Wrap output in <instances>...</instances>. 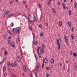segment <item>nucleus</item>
<instances>
[{
  "label": "nucleus",
  "mask_w": 77,
  "mask_h": 77,
  "mask_svg": "<svg viewBox=\"0 0 77 77\" xmlns=\"http://www.w3.org/2000/svg\"><path fill=\"white\" fill-rule=\"evenodd\" d=\"M17 60L18 62H20L21 61V58L20 56H18L17 57Z\"/></svg>",
  "instance_id": "nucleus-1"
},
{
  "label": "nucleus",
  "mask_w": 77,
  "mask_h": 77,
  "mask_svg": "<svg viewBox=\"0 0 77 77\" xmlns=\"http://www.w3.org/2000/svg\"><path fill=\"white\" fill-rule=\"evenodd\" d=\"M9 32L10 35H12L14 33V31L12 29H11L9 31Z\"/></svg>",
  "instance_id": "nucleus-2"
},
{
  "label": "nucleus",
  "mask_w": 77,
  "mask_h": 77,
  "mask_svg": "<svg viewBox=\"0 0 77 77\" xmlns=\"http://www.w3.org/2000/svg\"><path fill=\"white\" fill-rule=\"evenodd\" d=\"M64 39L65 40L66 42H68V40H67L68 38H67V37H66V35H64Z\"/></svg>",
  "instance_id": "nucleus-3"
},
{
  "label": "nucleus",
  "mask_w": 77,
  "mask_h": 77,
  "mask_svg": "<svg viewBox=\"0 0 77 77\" xmlns=\"http://www.w3.org/2000/svg\"><path fill=\"white\" fill-rule=\"evenodd\" d=\"M57 45H58V50L60 49V43H57Z\"/></svg>",
  "instance_id": "nucleus-4"
},
{
  "label": "nucleus",
  "mask_w": 77,
  "mask_h": 77,
  "mask_svg": "<svg viewBox=\"0 0 77 77\" xmlns=\"http://www.w3.org/2000/svg\"><path fill=\"white\" fill-rule=\"evenodd\" d=\"M44 52V50L43 49H42L40 50V53L41 54H42Z\"/></svg>",
  "instance_id": "nucleus-5"
},
{
  "label": "nucleus",
  "mask_w": 77,
  "mask_h": 77,
  "mask_svg": "<svg viewBox=\"0 0 77 77\" xmlns=\"http://www.w3.org/2000/svg\"><path fill=\"white\" fill-rule=\"evenodd\" d=\"M19 30H16L15 31L14 33L16 34H19Z\"/></svg>",
  "instance_id": "nucleus-6"
},
{
  "label": "nucleus",
  "mask_w": 77,
  "mask_h": 77,
  "mask_svg": "<svg viewBox=\"0 0 77 77\" xmlns=\"http://www.w3.org/2000/svg\"><path fill=\"white\" fill-rule=\"evenodd\" d=\"M8 44L9 45H12V41H10L8 42Z\"/></svg>",
  "instance_id": "nucleus-7"
},
{
  "label": "nucleus",
  "mask_w": 77,
  "mask_h": 77,
  "mask_svg": "<svg viewBox=\"0 0 77 77\" xmlns=\"http://www.w3.org/2000/svg\"><path fill=\"white\" fill-rule=\"evenodd\" d=\"M10 12L9 11H6L5 13V15H8Z\"/></svg>",
  "instance_id": "nucleus-8"
},
{
  "label": "nucleus",
  "mask_w": 77,
  "mask_h": 77,
  "mask_svg": "<svg viewBox=\"0 0 77 77\" xmlns=\"http://www.w3.org/2000/svg\"><path fill=\"white\" fill-rule=\"evenodd\" d=\"M45 62L46 63H48V60H47V58H46L45 59Z\"/></svg>",
  "instance_id": "nucleus-9"
},
{
  "label": "nucleus",
  "mask_w": 77,
  "mask_h": 77,
  "mask_svg": "<svg viewBox=\"0 0 77 77\" xmlns=\"http://www.w3.org/2000/svg\"><path fill=\"white\" fill-rule=\"evenodd\" d=\"M75 66H74V68L76 70H77V64H75Z\"/></svg>",
  "instance_id": "nucleus-10"
},
{
  "label": "nucleus",
  "mask_w": 77,
  "mask_h": 77,
  "mask_svg": "<svg viewBox=\"0 0 77 77\" xmlns=\"http://www.w3.org/2000/svg\"><path fill=\"white\" fill-rule=\"evenodd\" d=\"M39 49H40V47H38L37 48V53H39Z\"/></svg>",
  "instance_id": "nucleus-11"
},
{
  "label": "nucleus",
  "mask_w": 77,
  "mask_h": 77,
  "mask_svg": "<svg viewBox=\"0 0 77 77\" xmlns=\"http://www.w3.org/2000/svg\"><path fill=\"white\" fill-rule=\"evenodd\" d=\"M23 70L25 71V72H26L27 71V70H26V66H24L23 67Z\"/></svg>",
  "instance_id": "nucleus-12"
},
{
  "label": "nucleus",
  "mask_w": 77,
  "mask_h": 77,
  "mask_svg": "<svg viewBox=\"0 0 77 77\" xmlns=\"http://www.w3.org/2000/svg\"><path fill=\"white\" fill-rule=\"evenodd\" d=\"M50 69H51L50 67H47L46 68V70H47V71H48L49 70H50Z\"/></svg>",
  "instance_id": "nucleus-13"
},
{
  "label": "nucleus",
  "mask_w": 77,
  "mask_h": 77,
  "mask_svg": "<svg viewBox=\"0 0 77 77\" xmlns=\"http://www.w3.org/2000/svg\"><path fill=\"white\" fill-rule=\"evenodd\" d=\"M6 68L5 66L3 67V71H6Z\"/></svg>",
  "instance_id": "nucleus-14"
},
{
  "label": "nucleus",
  "mask_w": 77,
  "mask_h": 77,
  "mask_svg": "<svg viewBox=\"0 0 77 77\" xmlns=\"http://www.w3.org/2000/svg\"><path fill=\"white\" fill-rule=\"evenodd\" d=\"M14 14H11L8 16V17H9V18H10V17H12L14 16Z\"/></svg>",
  "instance_id": "nucleus-15"
},
{
  "label": "nucleus",
  "mask_w": 77,
  "mask_h": 77,
  "mask_svg": "<svg viewBox=\"0 0 77 77\" xmlns=\"http://www.w3.org/2000/svg\"><path fill=\"white\" fill-rule=\"evenodd\" d=\"M52 10H53V13L54 14H56V11L54 10V8H52Z\"/></svg>",
  "instance_id": "nucleus-16"
},
{
  "label": "nucleus",
  "mask_w": 77,
  "mask_h": 77,
  "mask_svg": "<svg viewBox=\"0 0 77 77\" xmlns=\"http://www.w3.org/2000/svg\"><path fill=\"white\" fill-rule=\"evenodd\" d=\"M54 60L52 59L51 60V63H54Z\"/></svg>",
  "instance_id": "nucleus-17"
},
{
  "label": "nucleus",
  "mask_w": 77,
  "mask_h": 77,
  "mask_svg": "<svg viewBox=\"0 0 77 77\" xmlns=\"http://www.w3.org/2000/svg\"><path fill=\"white\" fill-rule=\"evenodd\" d=\"M38 55L39 58H41V54H40V53H38Z\"/></svg>",
  "instance_id": "nucleus-18"
},
{
  "label": "nucleus",
  "mask_w": 77,
  "mask_h": 77,
  "mask_svg": "<svg viewBox=\"0 0 77 77\" xmlns=\"http://www.w3.org/2000/svg\"><path fill=\"white\" fill-rule=\"evenodd\" d=\"M16 29H17V30H19L20 29H21V27H17Z\"/></svg>",
  "instance_id": "nucleus-19"
},
{
  "label": "nucleus",
  "mask_w": 77,
  "mask_h": 77,
  "mask_svg": "<svg viewBox=\"0 0 77 77\" xmlns=\"http://www.w3.org/2000/svg\"><path fill=\"white\" fill-rule=\"evenodd\" d=\"M59 24L60 26H62V22L60 21L59 22Z\"/></svg>",
  "instance_id": "nucleus-20"
},
{
  "label": "nucleus",
  "mask_w": 77,
  "mask_h": 77,
  "mask_svg": "<svg viewBox=\"0 0 77 77\" xmlns=\"http://www.w3.org/2000/svg\"><path fill=\"white\" fill-rule=\"evenodd\" d=\"M71 38L72 39H74V35H71Z\"/></svg>",
  "instance_id": "nucleus-21"
},
{
  "label": "nucleus",
  "mask_w": 77,
  "mask_h": 77,
  "mask_svg": "<svg viewBox=\"0 0 77 77\" xmlns=\"http://www.w3.org/2000/svg\"><path fill=\"white\" fill-rule=\"evenodd\" d=\"M6 60V58H5L3 60V62H2V63H3Z\"/></svg>",
  "instance_id": "nucleus-22"
},
{
  "label": "nucleus",
  "mask_w": 77,
  "mask_h": 77,
  "mask_svg": "<svg viewBox=\"0 0 77 77\" xmlns=\"http://www.w3.org/2000/svg\"><path fill=\"white\" fill-rule=\"evenodd\" d=\"M69 15H71V11L70 10H69Z\"/></svg>",
  "instance_id": "nucleus-23"
},
{
  "label": "nucleus",
  "mask_w": 77,
  "mask_h": 77,
  "mask_svg": "<svg viewBox=\"0 0 77 77\" xmlns=\"http://www.w3.org/2000/svg\"><path fill=\"white\" fill-rule=\"evenodd\" d=\"M73 56H74L75 57H76L77 56V54L75 53H74L73 54Z\"/></svg>",
  "instance_id": "nucleus-24"
},
{
  "label": "nucleus",
  "mask_w": 77,
  "mask_h": 77,
  "mask_svg": "<svg viewBox=\"0 0 77 77\" xmlns=\"http://www.w3.org/2000/svg\"><path fill=\"white\" fill-rule=\"evenodd\" d=\"M68 25L69 26V27H70V26H71V22H68Z\"/></svg>",
  "instance_id": "nucleus-25"
},
{
  "label": "nucleus",
  "mask_w": 77,
  "mask_h": 77,
  "mask_svg": "<svg viewBox=\"0 0 77 77\" xmlns=\"http://www.w3.org/2000/svg\"><path fill=\"white\" fill-rule=\"evenodd\" d=\"M19 41H20V38H18V39L16 40L17 43H18V42H19Z\"/></svg>",
  "instance_id": "nucleus-26"
},
{
  "label": "nucleus",
  "mask_w": 77,
  "mask_h": 77,
  "mask_svg": "<svg viewBox=\"0 0 77 77\" xmlns=\"http://www.w3.org/2000/svg\"><path fill=\"white\" fill-rule=\"evenodd\" d=\"M12 77H16V76H15V74H14L13 73H12Z\"/></svg>",
  "instance_id": "nucleus-27"
},
{
  "label": "nucleus",
  "mask_w": 77,
  "mask_h": 77,
  "mask_svg": "<svg viewBox=\"0 0 77 77\" xmlns=\"http://www.w3.org/2000/svg\"><path fill=\"white\" fill-rule=\"evenodd\" d=\"M20 51L21 54H23V51H22V49H21V48H20Z\"/></svg>",
  "instance_id": "nucleus-28"
},
{
  "label": "nucleus",
  "mask_w": 77,
  "mask_h": 77,
  "mask_svg": "<svg viewBox=\"0 0 77 77\" xmlns=\"http://www.w3.org/2000/svg\"><path fill=\"white\" fill-rule=\"evenodd\" d=\"M57 44L59 43V39H57Z\"/></svg>",
  "instance_id": "nucleus-29"
},
{
  "label": "nucleus",
  "mask_w": 77,
  "mask_h": 77,
  "mask_svg": "<svg viewBox=\"0 0 77 77\" xmlns=\"http://www.w3.org/2000/svg\"><path fill=\"white\" fill-rule=\"evenodd\" d=\"M42 48L43 49H44L45 48V46H44V45H42Z\"/></svg>",
  "instance_id": "nucleus-30"
},
{
  "label": "nucleus",
  "mask_w": 77,
  "mask_h": 77,
  "mask_svg": "<svg viewBox=\"0 0 77 77\" xmlns=\"http://www.w3.org/2000/svg\"><path fill=\"white\" fill-rule=\"evenodd\" d=\"M7 52L6 51H4V54H5V56H7Z\"/></svg>",
  "instance_id": "nucleus-31"
},
{
  "label": "nucleus",
  "mask_w": 77,
  "mask_h": 77,
  "mask_svg": "<svg viewBox=\"0 0 77 77\" xmlns=\"http://www.w3.org/2000/svg\"><path fill=\"white\" fill-rule=\"evenodd\" d=\"M74 5L75 6V8H77V3H76V2H75L74 4Z\"/></svg>",
  "instance_id": "nucleus-32"
},
{
  "label": "nucleus",
  "mask_w": 77,
  "mask_h": 77,
  "mask_svg": "<svg viewBox=\"0 0 77 77\" xmlns=\"http://www.w3.org/2000/svg\"><path fill=\"white\" fill-rule=\"evenodd\" d=\"M7 36H8V35H5V36L4 37V39H6L7 38Z\"/></svg>",
  "instance_id": "nucleus-33"
},
{
  "label": "nucleus",
  "mask_w": 77,
  "mask_h": 77,
  "mask_svg": "<svg viewBox=\"0 0 77 77\" xmlns=\"http://www.w3.org/2000/svg\"><path fill=\"white\" fill-rule=\"evenodd\" d=\"M40 36L41 37H42V36H43V34L42 32H41L40 34Z\"/></svg>",
  "instance_id": "nucleus-34"
},
{
  "label": "nucleus",
  "mask_w": 77,
  "mask_h": 77,
  "mask_svg": "<svg viewBox=\"0 0 77 77\" xmlns=\"http://www.w3.org/2000/svg\"><path fill=\"white\" fill-rule=\"evenodd\" d=\"M28 20L29 19H30V17H31V16L30 15H29L28 16Z\"/></svg>",
  "instance_id": "nucleus-35"
},
{
  "label": "nucleus",
  "mask_w": 77,
  "mask_h": 77,
  "mask_svg": "<svg viewBox=\"0 0 77 77\" xmlns=\"http://www.w3.org/2000/svg\"><path fill=\"white\" fill-rule=\"evenodd\" d=\"M8 66H11V63H10V62H8Z\"/></svg>",
  "instance_id": "nucleus-36"
},
{
  "label": "nucleus",
  "mask_w": 77,
  "mask_h": 77,
  "mask_svg": "<svg viewBox=\"0 0 77 77\" xmlns=\"http://www.w3.org/2000/svg\"><path fill=\"white\" fill-rule=\"evenodd\" d=\"M11 66H12V67H15V64L12 63L11 65Z\"/></svg>",
  "instance_id": "nucleus-37"
},
{
  "label": "nucleus",
  "mask_w": 77,
  "mask_h": 77,
  "mask_svg": "<svg viewBox=\"0 0 77 77\" xmlns=\"http://www.w3.org/2000/svg\"><path fill=\"white\" fill-rule=\"evenodd\" d=\"M44 66V62L43 63L42 66V68H43Z\"/></svg>",
  "instance_id": "nucleus-38"
},
{
  "label": "nucleus",
  "mask_w": 77,
  "mask_h": 77,
  "mask_svg": "<svg viewBox=\"0 0 77 77\" xmlns=\"http://www.w3.org/2000/svg\"><path fill=\"white\" fill-rule=\"evenodd\" d=\"M36 67H38L39 68V64L38 63L37 64Z\"/></svg>",
  "instance_id": "nucleus-39"
},
{
  "label": "nucleus",
  "mask_w": 77,
  "mask_h": 77,
  "mask_svg": "<svg viewBox=\"0 0 77 77\" xmlns=\"http://www.w3.org/2000/svg\"><path fill=\"white\" fill-rule=\"evenodd\" d=\"M35 45H37V42L35 41L34 42Z\"/></svg>",
  "instance_id": "nucleus-40"
},
{
  "label": "nucleus",
  "mask_w": 77,
  "mask_h": 77,
  "mask_svg": "<svg viewBox=\"0 0 77 77\" xmlns=\"http://www.w3.org/2000/svg\"><path fill=\"white\" fill-rule=\"evenodd\" d=\"M12 30H13V31L14 32H15L16 30V28H13Z\"/></svg>",
  "instance_id": "nucleus-41"
},
{
  "label": "nucleus",
  "mask_w": 77,
  "mask_h": 77,
  "mask_svg": "<svg viewBox=\"0 0 77 77\" xmlns=\"http://www.w3.org/2000/svg\"><path fill=\"white\" fill-rule=\"evenodd\" d=\"M44 24H45V26H48V24L46 23H45Z\"/></svg>",
  "instance_id": "nucleus-42"
},
{
  "label": "nucleus",
  "mask_w": 77,
  "mask_h": 77,
  "mask_svg": "<svg viewBox=\"0 0 77 77\" xmlns=\"http://www.w3.org/2000/svg\"><path fill=\"white\" fill-rule=\"evenodd\" d=\"M32 35L33 37V39H35V35H34V33H32Z\"/></svg>",
  "instance_id": "nucleus-43"
},
{
  "label": "nucleus",
  "mask_w": 77,
  "mask_h": 77,
  "mask_svg": "<svg viewBox=\"0 0 77 77\" xmlns=\"http://www.w3.org/2000/svg\"><path fill=\"white\" fill-rule=\"evenodd\" d=\"M38 69H39V67H36L35 68V70H38Z\"/></svg>",
  "instance_id": "nucleus-44"
},
{
  "label": "nucleus",
  "mask_w": 77,
  "mask_h": 77,
  "mask_svg": "<svg viewBox=\"0 0 77 77\" xmlns=\"http://www.w3.org/2000/svg\"><path fill=\"white\" fill-rule=\"evenodd\" d=\"M7 75V74H6V72H5V73H4V76H5V77H6Z\"/></svg>",
  "instance_id": "nucleus-45"
},
{
  "label": "nucleus",
  "mask_w": 77,
  "mask_h": 77,
  "mask_svg": "<svg viewBox=\"0 0 77 77\" xmlns=\"http://www.w3.org/2000/svg\"><path fill=\"white\" fill-rule=\"evenodd\" d=\"M13 48H14V47H15V45H14V44H13L12 45H11Z\"/></svg>",
  "instance_id": "nucleus-46"
},
{
  "label": "nucleus",
  "mask_w": 77,
  "mask_h": 77,
  "mask_svg": "<svg viewBox=\"0 0 77 77\" xmlns=\"http://www.w3.org/2000/svg\"><path fill=\"white\" fill-rule=\"evenodd\" d=\"M8 38L9 39H11V36H9V37H8Z\"/></svg>",
  "instance_id": "nucleus-47"
},
{
  "label": "nucleus",
  "mask_w": 77,
  "mask_h": 77,
  "mask_svg": "<svg viewBox=\"0 0 77 77\" xmlns=\"http://www.w3.org/2000/svg\"><path fill=\"white\" fill-rule=\"evenodd\" d=\"M49 76V74H47L46 76V77H48Z\"/></svg>",
  "instance_id": "nucleus-48"
},
{
  "label": "nucleus",
  "mask_w": 77,
  "mask_h": 77,
  "mask_svg": "<svg viewBox=\"0 0 77 77\" xmlns=\"http://www.w3.org/2000/svg\"><path fill=\"white\" fill-rule=\"evenodd\" d=\"M41 24H40V25H39V27H40V29H41V28H42V27H41Z\"/></svg>",
  "instance_id": "nucleus-49"
},
{
  "label": "nucleus",
  "mask_w": 77,
  "mask_h": 77,
  "mask_svg": "<svg viewBox=\"0 0 77 77\" xmlns=\"http://www.w3.org/2000/svg\"><path fill=\"white\" fill-rule=\"evenodd\" d=\"M29 29L30 30H32V28L31 27H30L29 28Z\"/></svg>",
  "instance_id": "nucleus-50"
},
{
  "label": "nucleus",
  "mask_w": 77,
  "mask_h": 77,
  "mask_svg": "<svg viewBox=\"0 0 77 77\" xmlns=\"http://www.w3.org/2000/svg\"><path fill=\"white\" fill-rule=\"evenodd\" d=\"M12 3H13V1H10V4H12Z\"/></svg>",
  "instance_id": "nucleus-51"
},
{
  "label": "nucleus",
  "mask_w": 77,
  "mask_h": 77,
  "mask_svg": "<svg viewBox=\"0 0 77 77\" xmlns=\"http://www.w3.org/2000/svg\"><path fill=\"white\" fill-rule=\"evenodd\" d=\"M72 32H74V28L73 27H72L71 29Z\"/></svg>",
  "instance_id": "nucleus-52"
},
{
  "label": "nucleus",
  "mask_w": 77,
  "mask_h": 77,
  "mask_svg": "<svg viewBox=\"0 0 77 77\" xmlns=\"http://www.w3.org/2000/svg\"><path fill=\"white\" fill-rule=\"evenodd\" d=\"M8 71L9 72H11V69H9V68H8Z\"/></svg>",
  "instance_id": "nucleus-53"
},
{
  "label": "nucleus",
  "mask_w": 77,
  "mask_h": 77,
  "mask_svg": "<svg viewBox=\"0 0 77 77\" xmlns=\"http://www.w3.org/2000/svg\"><path fill=\"white\" fill-rule=\"evenodd\" d=\"M30 75L31 77H33V76H32V73H31L30 74Z\"/></svg>",
  "instance_id": "nucleus-54"
},
{
  "label": "nucleus",
  "mask_w": 77,
  "mask_h": 77,
  "mask_svg": "<svg viewBox=\"0 0 77 77\" xmlns=\"http://www.w3.org/2000/svg\"><path fill=\"white\" fill-rule=\"evenodd\" d=\"M48 5H50V2H48Z\"/></svg>",
  "instance_id": "nucleus-55"
},
{
  "label": "nucleus",
  "mask_w": 77,
  "mask_h": 77,
  "mask_svg": "<svg viewBox=\"0 0 77 77\" xmlns=\"http://www.w3.org/2000/svg\"><path fill=\"white\" fill-rule=\"evenodd\" d=\"M21 15V14L20 13H18L17 14V16H18L19 15Z\"/></svg>",
  "instance_id": "nucleus-56"
},
{
  "label": "nucleus",
  "mask_w": 77,
  "mask_h": 77,
  "mask_svg": "<svg viewBox=\"0 0 77 77\" xmlns=\"http://www.w3.org/2000/svg\"><path fill=\"white\" fill-rule=\"evenodd\" d=\"M60 66H61L62 65V63H61V62H60Z\"/></svg>",
  "instance_id": "nucleus-57"
},
{
  "label": "nucleus",
  "mask_w": 77,
  "mask_h": 77,
  "mask_svg": "<svg viewBox=\"0 0 77 77\" xmlns=\"http://www.w3.org/2000/svg\"><path fill=\"white\" fill-rule=\"evenodd\" d=\"M36 72H37V73H38V72H39V70H36Z\"/></svg>",
  "instance_id": "nucleus-58"
},
{
  "label": "nucleus",
  "mask_w": 77,
  "mask_h": 77,
  "mask_svg": "<svg viewBox=\"0 0 77 77\" xmlns=\"http://www.w3.org/2000/svg\"><path fill=\"white\" fill-rule=\"evenodd\" d=\"M35 75L36 77H38V75H37V74L35 73Z\"/></svg>",
  "instance_id": "nucleus-59"
},
{
  "label": "nucleus",
  "mask_w": 77,
  "mask_h": 77,
  "mask_svg": "<svg viewBox=\"0 0 77 77\" xmlns=\"http://www.w3.org/2000/svg\"><path fill=\"white\" fill-rule=\"evenodd\" d=\"M58 5L60 6V2H58V3H57Z\"/></svg>",
  "instance_id": "nucleus-60"
},
{
  "label": "nucleus",
  "mask_w": 77,
  "mask_h": 77,
  "mask_svg": "<svg viewBox=\"0 0 77 77\" xmlns=\"http://www.w3.org/2000/svg\"><path fill=\"white\" fill-rule=\"evenodd\" d=\"M63 9H66V8L65 7V6H63Z\"/></svg>",
  "instance_id": "nucleus-61"
},
{
  "label": "nucleus",
  "mask_w": 77,
  "mask_h": 77,
  "mask_svg": "<svg viewBox=\"0 0 77 77\" xmlns=\"http://www.w3.org/2000/svg\"><path fill=\"white\" fill-rule=\"evenodd\" d=\"M69 68H68V70H67V72H69Z\"/></svg>",
  "instance_id": "nucleus-62"
},
{
  "label": "nucleus",
  "mask_w": 77,
  "mask_h": 77,
  "mask_svg": "<svg viewBox=\"0 0 77 77\" xmlns=\"http://www.w3.org/2000/svg\"><path fill=\"white\" fill-rule=\"evenodd\" d=\"M62 5H63V6H65V4L63 3L62 4Z\"/></svg>",
  "instance_id": "nucleus-63"
},
{
  "label": "nucleus",
  "mask_w": 77,
  "mask_h": 77,
  "mask_svg": "<svg viewBox=\"0 0 77 77\" xmlns=\"http://www.w3.org/2000/svg\"><path fill=\"white\" fill-rule=\"evenodd\" d=\"M28 22L30 21V19H28Z\"/></svg>",
  "instance_id": "nucleus-64"
}]
</instances>
